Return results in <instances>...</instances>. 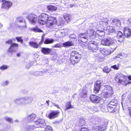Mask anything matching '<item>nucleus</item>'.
<instances>
[{
  "label": "nucleus",
  "mask_w": 131,
  "mask_h": 131,
  "mask_svg": "<svg viewBox=\"0 0 131 131\" xmlns=\"http://www.w3.org/2000/svg\"><path fill=\"white\" fill-rule=\"evenodd\" d=\"M101 86V82L100 81H97L95 82L94 89V92L95 93H97L98 92L100 89Z\"/></svg>",
  "instance_id": "aec40b11"
},
{
  "label": "nucleus",
  "mask_w": 131,
  "mask_h": 131,
  "mask_svg": "<svg viewBox=\"0 0 131 131\" xmlns=\"http://www.w3.org/2000/svg\"><path fill=\"white\" fill-rule=\"evenodd\" d=\"M101 53L105 56H107L111 53V51L107 49H101L100 50Z\"/></svg>",
  "instance_id": "cd10ccee"
},
{
  "label": "nucleus",
  "mask_w": 131,
  "mask_h": 131,
  "mask_svg": "<svg viewBox=\"0 0 131 131\" xmlns=\"http://www.w3.org/2000/svg\"><path fill=\"white\" fill-rule=\"evenodd\" d=\"M59 34H60V37H62L65 35V32L64 30H62L59 31L58 32Z\"/></svg>",
  "instance_id": "79ce46f5"
},
{
  "label": "nucleus",
  "mask_w": 131,
  "mask_h": 131,
  "mask_svg": "<svg viewBox=\"0 0 131 131\" xmlns=\"http://www.w3.org/2000/svg\"><path fill=\"white\" fill-rule=\"evenodd\" d=\"M66 108L65 109V111L68 110V109H70L71 108H74L73 106L71 105V102L70 101L68 102L65 105Z\"/></svg>",
  "instance_id": "f704fd0d"
},
{
  "label": "nucleus",
  "mask_w": 131,
  "mask_h": 131,
  "mask_svg": "<svg viewBox=\"0 0 131 131\" xmlns=\"http://www.w3.org/2000/svg\"><path fill=\"white\" fill-rule=\"evenodd\" d=\"M124 35L121 31H117V32L116 37L118 42L122 43L124 40Z\"/></svg>",
  "instance_id": "6ab92c4d"
},
{
  "label": "nucleus",
  "mask_w": 131,
  "mask_h": 131,
  "mask_svg": "<svg viewBox=\"0 0 131 131\" xmlns=\"http://www.w3.org/2000/svg\"><path fill=\"white\" fill-rule=\"evenodd\" d=\"M114 38L113 37L108 36L103 39L101 41V43L104 46H109L111 41H113Z\"/></svg>",
  "instance_id": "9b49d317"
},
{
  "label": "nucleus",
  "mask_w": 131,
  "mask_h": 131,
  "mask_svg": "<svg viewBox=\"0 0 131 131\" xmlns=\"http://www.w3.org/2000/svg\"><path fill=\"white\" fill-rule=\"evenodd\" d=\"M80 95L83 98L85 97L87 95L86 92H82V93L80 94Z\"/></svg>",
  "instance_id": "09e8293b"
},
{
  "label": "nucleus",
  "mask_w": 131,
  "mask_h": 131,
  "mask_svg": "<svg viewBox=\"0 0 131 131\" xmlns=\"http://www.w3.org/2000/svg\"><path fill=\"white\" fill-rule=\"evenodd\" d=\"M127 22L128 25L131 27V18L128 19Z\"/></svg>",
  "instance_id": "603ef678"
},
{
  "label": "nucleus",
  "mask_w": 131,
  "mask_h": 131,
  "mask_svg": "<svg viewBox=\"0 0 131 131\" xmlns=\"http://www.w3.org/2000/svg\"><path fill=\"white\" fill-rule=\"evenodd\" d=\"M77 94L76 93H75L74 94L73 96L72 97L73 99H74V98H75Z\"/></svg>",
  "instance_id": "69168bd1"
},
{
  "label": "nucleus",
  "mask_w": 131,
  "mask_h": 131,
  "mask_svg": "<svg viewBox=\"0 0 131 131\" xmlns=\"http://www.w3.org/2000/svg\"><path fill=\"white\" fill-rule=\"evenodd\" d=\"M121 43V42H119L118 40L115 41L113 40V41H111V42L109 46L110 48L113 49L112 51H114L116 49L118 46Z\"/></svg>",
  "instance_id": "dca6fc26"
},
{
  "label": "nucleus",
  "mask_w": 131,
  "mask_h": 131,
  "mask_svg": "<svg viewBox=\"0 0 131 131\" xmlns=\"http://www.w3.org/2000/svg\"><path fill=\"white\" fill-rule=\"evenodd\" d=\"M27 18L30 23L32 25H35L37 21V16L33 14H29Z\"/></svg>",
  "instance_id": "9d476101"
},
{
  "label": "nucleus",
  "mask_w": 131,
  "mask_h": 131,
  "mask_svg": "<svg viewBox=\"0 0 131 131\" xmlns=\"http://www.w3.org/2000/svg\"><path fill=\"white\" fill-rule=\"evenodd\" d=\"M113 93V91L112 88L108 86L105 87L102 93L104 97L105 98L111 97Z\"/></svg>",
  "instance_id": "7ed1b4c3"
},
{
  "label": "nucleus",
  "mask_w": 131,
  "mask_h": 131,
  "mask_svg": "<svg viewBox=\"0 0 131 131\" xmlns=\"http://www.w3.org/2000/svg\"><path fill=\"white\" fill-rule=\"evenodd\" d=\"M45 129L47 131H53L51 127L49 126H47Z\"/></svg>",
  "instance_id": "de8ad7c7"
},
{
  "label": "nucleus",
  "mask_w": 131,
  "mask_h": 131,
  "mask_svg": "<svg viewBox=\"0 0 131 131\" xmlns=\"http://www.w3.org/2000/svg\"><path fill=\"white\" fill-rule=\"evenodd\" d=\"M128 110L129 111L130 116L131 117V108H129Z\"/></svg>",
  "instance_id": "0e129e2a"
},
{
  "label": "nucleus",
  "mask_w": 131,
  "mask_h": 131,
  "mask_svg": "<svg viewBox=\"0 0 131 131\" xmlns=\"http://www.w3.org/2000/svg\"><path fill=\"white\" fill-rule=\"evenodd\" d=\"M8 68V67L6 65H3L0 67V69L2 70H5Z\"/></svg>",
  "instance_id": "a18cd8bd"
},
{
  "label": "nucleus",
  "mask_w": 131,
  "mask_h": 131,
  "mask_svg": "<svg viewBox=\"0 0 131 131\" xmlns=\"http://www.w3.org/2000/svg\"><path fill=\"white\" fill-rule=\"evenodd\" d=\"M90 98L91 101L94 103H98L100 100V98L99 96L94 94L90 95Z\"/></svg>",
  "instance_id": "a211bd4d"
},
{
  "label": "nucleus",
  "mask_w": 131,
  "mask_h": 131,
  "mask_svg": "<svg viewBox=\"0 0 131 131\" xmlns=\"http://www.w3.org/2000/svg\"><path fill=\"white\" fill-rule=\"evenodd\" d=\"M82 58L81 55L76 51H72L71 53L70 61L71 64L74 66L79 63Z\"/></svg>",
  "instance_id": "f257e3e1"
},
{
  "label": "nucleus",
  "mask_w": 131,
  "mask_h": 131,
  "mask_svg": "<svg viewBox=\"0 0 131 131\" xmlns=\"http://www.w3.org/2000/svg\"><path fill=\"white\" fill-rule=\"evenodd\" d=\"M88 39V33H81L79 35L78 39L79 41H81L85 43L87 41Z\"/></svg>",
  "instance_id": "1a4fd4ad"
},
{
  "label": "nucleus",
  "mask_w": 131,
  "mask_h": 131,
  "mask_svg": "<svg viewBox=\"0 0 131 131\" xmlns=\"http://www.w3.org/2000/svg\"><path fill=\"white\" fill-rule=\"evenodd\" d=\"M64 18L67 22H69L72 19V16L71 15L66 14L64 16Z\"/></svg>",
  "instance_id": "c85d7f7f"
},
{
  "label": "nucleus",
  "mask_w": 131,
  "mask_h": 131,
  "mask_svg": "<svg viewBox=\"0 0 131 131\" xmlns=\"http://www.w3.org/2000/svg\"><path fill=\"white\" fill-rule=\"evenodd\" d=\"M123 32L124 36L126 37H129L131 35V30L127 27H124Z\"/></svg>",
  "instance_id": "b1692460"
},
{
  "label": "nucleus",
  "mask_w": 131,
  "mask_h": 131,
  "mask_svg": "<svg viewBox=\"0 0 131 131\" xmlns=\"http://www.w3.org/2000/svg\"><path fill=\"white\" fill-rule=\"evenodd\" d=\"M29 43L30 46L35 48H37L39 47V44L35 42L30 41Z\"/></svg>",
  "instance_id": "72a5a7b5"
},
{
  "label": "nucleus",
  "mask_w": 131,
  "mask_h": 131,
  "mask_svg": "<svg viewBox=\"0 0 131 131\" xmlns=\"http://www.w3.org/2000/svg\"><path fill=\"white\" fill-rule=\"evenodd\" d=\"M103 72L106 73H108L110 71V70H109L108 67L107 66L105 67L103 69Z\"/></svg>",
  "instance_id": "37998d69"
},
{
  "label": "nucleus",
  "mask_w": 131,
  "mask_h": 131,
  "mask_svg": "<svg viewBox=\"0 0 131 131\" xmlns=\"http://www.w3.org/2000/svg\"><path fill=\"white\" fill-rule=\"evenodd\" d=\"M79 124L81 126H83L85 124V121L82 119H81L79 121Z\"/></svg>",
  "instance_id": "a19ab883"
},
{
  "label": "nucleus",
  "mask_w": 131,
  "mask_h": 131,
  "mask_svg": "<svg viewBox=\"0 0 131 131\" xmlns=\"http://www.w3.org/2000/svg\"><path fill=\"white\" fill-rule=\"evenodd\" d=\"M128 78L129 80H131V76H128Z\"/></svg>",
  "instance_id": "774afa93"
},
{
  "label": "nucleus",
  "mask_w": 131,
  "mask_h": 131,
  "mask_svg": "<svg viewBox=\"0 0 131 131\" xmlns=\"http://www.w3.org/2000/svg\"><path fill=\"white\" fill-rule=\"evenodd\" d=\"M16 39L18 42H20L21 43H23V40L21 39V37H16Z\"/></svg>",
  "instance_id": "49530a36"
},
{
  "label": "nucleus",
  "mask_w": 131,
  "mask_h": 131,
  "mask_svg": "<svg viewBox=\"0 0 131 131\" xmlns=\"http://www.w3.org/2000/svg\"><path fill=\"white\" fill-rule=\"evenodd\" d=\"M96 58L99 61H101L103 59V58L100 55H99L97 56Z\"/></svg>",
  "instance_id": "8fccbe9b"
},
{
  "label": "nucleus",
  "mask_w": 131,
  "mask_h": 131,
  "mask_svg": "<svg viewBox=\"0 0 131 131\" xmlns=\"http://www.w3.org/2000/svg\"><path fill=\"white\" fill-rule=\"evenodd\" d=\"M18 45L16 43L11 44L9 47L7 51L12 54L13 52L16 51L18 49Z\"/></svg>",
  "instance_id": "f8f14e48"
},
{
  "label": "nucleus",
  "mask_w": 131,
  "mask_h": 131,
  "mask_svg": "<svg viewBox=\"0 0 131 131\" xmlns=\"http://www.w3.org/2000/svg\"><path fill=\"white\" fill-rule=\"evenodd\" d=\"M88 47L89 50L93 52H95V50L98 49V44L97 42L94 41H90L88 43Z\"/></svg>",
  "instance_id": "6e6552de"
},
{
  "label": "nucleus",
  "mask_w": 131,
  "mask_h": 131,
  "mask_svg": "<svg viewBox=\"0 0 131 131\" xmlns=\"http://www.w3.org/2000/svg\"><path fill=\"white\" fill-rule=\"evenodd\" d=\"M87 89L85 87H83L82 89V92H87Z\"/></svg>",
  "instance_id": "052dcab7"
},
{
  "label": "nucleus",
  "mask_w": 131,
  "mask_h": 131,
  "mask_svg": "<svg viewBox=\"0 0 131 131\" xmlns=\"http://www.w3.org/2000/svg\"><path fill=\"white\" fill-rule=\"evenodd\" d=\"M52 104L53 105L57 107L59 109L60 108L59 106L58 105L56 104L55 103L52 102Z\"/></svg>",
  "instance_id": "5fc2aeb1"
},
{
  "label": "nucleus",
  "mask_w": 131,
  "mask_h": 131,
  "mask_svg": "<svg viewBox=\"0 0 131 131\" xmlns=\"http://www.w3.org/2000/svg\"><path fill=\"white\" fill-rule=\"evenodd\" d=\"M115 80L117 83L125 85V86L128 84L131 83V81H127L126 79H125V78L123 80L121 79L119 77V75L118 74H116L115 75Z\"/></svg>",
  "instance_id": "423d86ee"
},
{
  "label": "nucleus",
  "mask_w": 131,
  "mask_h": 131,
  "mask_svg": "<svg viewBox=\"0 0 131 131\" xmlns=\"http://www.w3.org/2000/svg\"><path fill=\"white\" fill-rule=\"evenodd\" d=\"M36 124L37 125L38 127H36L37 128V130H38V128L39 127H44L46 126V123L45 121L43 119H39L35 121ZM35 127H36L35 126Z\"/></svg>",
  "instance_id": "4468645a"
},
{
  "label": "nucleus",
  "mask_w": 131,
  "mask_h": 131,
  "mask_svg": "<svg viewBox=\"0 0 131 131\" xmlns=\"http://www.w3.org/2000/svg\"><path fill=\"white\" fill-rule=\"evenodd\" d=\"M14 103L17 105H23L22 97H19L16 99L14 100Z\"/></svg>",
  "instance_id": "a878e982"
},
{
  "label": "nucleus",
  "mask_w": 131,
  "mask_h": 131,
  "mask_svg": "<svg viewBox=\"0 0 131 131\" xmlns=\"http://www.w3.org/2000/svg\"><path fill=\"white\" fill-rule=\"evenodd\" d=\"M30 65L29 64H28L26 67V68L27 69H29L30 67Z\"/></svg>",
  "instance_id": "680f3d73"
},
{
  "label": "nucleus",
  "mask_w": 131,
  "mask_h": 131,
  "mask_svg": "<svg viewBox=\"0 0 131 131\" xmlns=\"http://www.w3.org/2000/svg\"><path fill=\"white\" fill-rule=\"evenodd\" d=\"M59 113L58 111H51L49 114L48 117L50 119H54L58 117Z\"/></svg>",
  "instance_id": "f3484780"
},
{
  "label": "nucleus",
  "mask_w": 131,
  "mask_h": 131,
  "mask_svg": "<svg viewBox=\"0 0 131 131\" xmlns=\"http://www.w3.org/2000/svg\"><path fill=\"white\" fill-rule=\"evenodd\" d=\"M47 72H48V70L45 69L41 71H36L34 73V74L35 76L37 77L43 76L44 74L47 73Z\"/></svg>",
  "instance_id": "412c9836"
},
{
  "label": "nucleus",
  "mask_w": 131,
  "mask_h": 131,
  "mask_svg": "<svg viewBox=\"0 0 131 131\" xmlns=\"http://www.w3.org/2000/svg\"><path fill=\"white\" fill-rule=\"evenodd\" d=\"M117 103V101L116 100H112L106 107L108 112L112 113L115 112L116 105Z\"/></svg>",
  "instance_id": "20e7f679"
},
{
  "label": "nucleus",
  "mask_w": 131,
  "mask_h": 131,
  "mask_svg": "<svg viewBox=\"0 0 131 131\" xmlns=\"http://www.w3.org/2000/svg\"><path fill=\"white\" fill-rule=\"evenodd\" d=\"M22 98L23 105L31 104L33 100L32 97L31 96L24 97Z\"/></svg>",
  "instance_id": "ddd939ff"
},
{
  "label": "nucleus",
  "mask_w": 131,
  "mask_h": 131,
  "mask_svg": "<svg viewBox=\"0 0 131 131\" xmlns=\"http://www.w3.org/2000/svg\"><path fill=\"white\" fill-rule=\"evenodd\" d=\"M13 41L12 40V39H9L6 42V43H8L9 44L11 45V44L13 43Z\"/></svg>",
  "instance_id": "864d4df0"
},
{
  "label": "nucleus",
  "mask_w": 131,
  "mask_h": 131,
  "mask_svg": "<svg viewBox=\"0 0 131 131\" xmlns=\"http://www.w3.org/2000/svg\"><path fill=\"white\" fill-rule=\"evenodd\" d=\"M1 2L3 3L2 8L6 9H8L12 5V3L10 2L5 0H2Z\"/></svg>",
  "instance_id": "2eb2a0df"
},
{
  "label": "nucleus",
  "mask_w": 131,
  "mask_h": 131,
  "mask_svg": "<svg viewBox=\"0 0 131 131\" xmlns=\"http://www.w3.org/2000/svg\"><path fill=\"white\" fill-rule=\"evenodd\" d=\"M29 29L30 31L35 32H42L41 29L37 26L34 27L30 28H29Z\"/></svg>",
  "instance_id": "2f4dec72"
},
{
  "label": "nucleus",
  "mask_w": 131,
  "mask_h": 131,
  "mask_svg": "<svg viewBox=\"0 0 131 131\" xmlns=\"http://www.w3.org/2000/svg\"><path fill=\"white\" fill-rule=\"evenodd\" d=\"M112 24L115 27H117L119 28L121 27V23L120 21L117 19H115L112 20Z\"/></svg>",
  "instance_id": "393cba45"
},
{
  "label": "nucleus",
  "mask_w": 131,
  "mask_h": 131,
  "mask_svg": "<svg viewBox=\"0 0 131 131\" xmlns=\"http://www.w3.org/2000/svg\"><path fill=\"white\" fill-rule=\"evenodd\" d=\"M4 119L6 121L8 122L11 124H12L13 123V119L7 116H5L4 117Z\"/></svg>",
  "instance_id": "ea45409f"
},
{
  "label": "nucleus",
  "mask_w": 131,
  "mask_h": 131,
  "mask_svg": "<svg viewBox=\"0 0 131 131\" xmlns=\"http://www.w3.org/2000/svg\"><path fill=\"white\" fill-rule=\"evenodd\" d=\"M9 83V82L7 81H5L4 82L3 84V85L4 86L7 85Z\"/></svg>",
  "instance_id": "4d7b16f0"
},
{
  "label": "nucleus",
  "mask_w": 131,
  "mask_h": 131,
  "mask_svg": "<svg viewBox=\"0 0 131 131\" xmlns=\"http://www.w3.org/2000/svg\"><path fill=\"white\" fill-rule=\"evenodd\" d=\"M91 33V34L89 35V36L91 37L92 38L95 39L97 40H98L100 39L99 35H98L97 33L96 32H96H94V30L92 29Z\"/></svg>",
  "instance_id": "4be33fe9"
},
{
  "label": "nucleus",
  "mask_w": 131,
  "mask_h": 131,
  "mask_svg": "<svg viewBox=\"0 0 131 131\" xmlns=\"http://www.w3.org/2000/svg\"><path fill=\"white\" fill-rule=\"evenodd\" d=\"M52 49L48 48L42 47L41 48V52L45 54L48 55L51 52Z\"/></svg>",
  "instance_id": "5701e85b"
},
{
  "label": "nucleus",
  "mask_w": 131,
  "mask_h": 131,
  "mask_svg": "<svg viewBox=\"0 0 131 131\" xmlns=\"http://www.w3.org/2000/svg\"><path fill=\"white\" fill-rule=\"evenodd\" d=\"M47 8L49 11L51 12L55 11L57 9L56 7L52 5L47 6Z\"/></svg>",
  "instance_id": "c9c22d12"
},
{
  "label": "nucleus",
  "mask_w": 131,
  "mask_h": 131,
  "mask_svg": "<svg viewBox=\"0 0 131 131\" xmlns=\"http://www.w3.org/2000/svg\"><path fill=\"white\" fill-rule=\"evenodd\" d=\"M103 21L105 25H107L108 24V21L107 19H106V20L104 21Z\"/></svg>",
  "instance_id": "bf43d9fd"
},
{
  "label": "nucleus",
  "mask_w": 131,
  "mask_h": 131,
  "mask_svg": "<svg viewBox=\"0 0 131 131\" xmlns=\"http://www.w3.org/2000/svg\"><path fill=\"white\" fill-rule=\"evenodd\" d=\"M75 5L74 4H71L70 5V7H72L73 6H75Z\"/></svg>",
  "instance_id": "338daca9"
},
{
  "label": "nucleus",
  "mask_w": 131,
  "mask_h": 131,
  "mask_svg": "<svg viewBox=\"0 0 131 131\" xmlns=\"http://www.w3.org/2000/svg\"><path fill=\"white\" fill-rule=\"evenodd\" d=\"M106 31L107 32L111 33L116 31L115 29L112 26H108L107 27Z\"/></svg>",
  "instance_id": "473e14b6"
},
{
  "label": "nucleus",
  "mask_w": 131,
  "mask_h": 131,
  "mask_svg": "<svg viewBox=\"0 0 131 131\" xmlns=\"http://www.w3.org/2000/svg\"><path fill=\"white\" fill-rule=\"evenodd\" d=\"M69 38H71L76 39L77 37L75 34H72L70 35L69 36Z\"/></svg>",
  "instance_id": "c03bdc74"
},
{
  "label": "nucleus",
  "mask_w": 131,
  "mask_h": 131,
  "mask_svg": "<svg viewBox=\"0 0 131 131\" xmlns=\"http://www.w3.org/2000/svg\"><path fill=\"white\" fill-rule=\"evenodd\" d=\"M63 45L64 47H70L73 45V43L72 41H68L63 43Z\"/></svg>",
  "instance_id": "e433bc0d"
},
{
  "label": "nucleus",
  "mask_w": 131,
  "mask_h": 131,
  "mask_svg": "<svg viewBox=\"0 0 131 131\" xmlns=\"http://www.w3.org/2000/svg\"><path fill=\"white\" fill-rule=\"evenodd\" d=\"M36 117V115L34 114H32L26 117L27 120L29 122H32L33 121L34 122H35V119Z\"/></svg>",
  "instance_id": "bb28decb"
},
{
  "label": "nucleus",
  "mask_w": 131,
  "mask_h": 131,
  "mask_svg": "<svg viewBox=\"0 0 131 131\" xmlns=\"http://www.w3.org/2000/svg\"><path fill=\"white\" fill-rule=\"evenodd\" d=\"M20 122V121L17 119H15L14 121V122L16 123H19Z\"/></svg>",
  "instance_id": "e2e57ef3"
},
{
  "label": "nucleus",
  "mask_w": 131,
  "mask_h": 131,
  "mask_svg": "<svg viewBox=\"0 0 131 131\" xmlns=\"http://www.w3.org/2000/svg\"><path fill=\"white\" fill-rule=\"evenodd\" d=\"M57 24L59 26H62L63 25V22L62 21H60L59 24L57 23L56 18L52 16H50L49 18V20L46 22V24L47 27L51 28L53 27V24Z\"/></svg>",
  "instance_id": "f03ea898"
},
{
  "label": "nucleus",
  "mask_w": 131,
  "mask_h": 131,
  "mask_svg": "<svg viewBox=\"0 0 131 131\" xmlns=\"http://www.w3.org/2000/svg\"><path fill=\"white\" fill-rule=\"evenodd\" d=\"M111 67L114 69L117 70L119 68V66L118 65L116 66V65H115L114 66H111Z\"/></svg>",
  "instance_id": "3c124183"
},
{
  "label": "nucleus",
  "mask_w": 131,
  "mask_h": 131,
  "mask_svg": "<svg viewBox=\"0 0 131 131\" xmlns=\"http://www.w3.org/2000/svg\"><path fill=\"white\" fill-rule=\"evenodd\" d=\"M17 21L20 23H22L24 25H22V27H25L26 26L25 21L24 19L21 17H18L16 18Z\"/></svg>",
  "instance_id": "7c9ffc66"
},
{
  "label": "nucleus",
  "mask_w": 131,
  "mask_h": 131,
  "mask_svg": "<svg viewBox=\"0 0 131 131\" xmlns=\"http://www.w3.org/2000/svg\"><path fill=\"white\" fill-rule=\"evenodd\" d=\"M80 131H87V128L86 127L81 128Z\"/></svg>",
  "instance_id": "6e6d98bb"
},
{
  "label": "nucleus",
  "mask_w": 131,
  "mask_h": 131,
  "mask_svg": "<svg viewBox=\"0 0 131 131\" xmlns=\"http://www.w3.org/2000/svg\"><path fill=\"white\" fill-rule=\"evenodd\" d=\"M99 120V119L97 118H95L92 120L93 124L95 125L94 127L95 128L96 127H97L96 128V130H98V131H103L104 129L102 128H104V126L103 124L101 125L100 124Z\"/></svg>",
  "instance_id": "0eeeda50"
},
{
  "label": "nucleus",
  "mask_w": 131,
  "mask_h": 131,
  "mask_svg": "<svg viewBox=\"0 0 131 131\" xmlns=\"http://www.w3.org/2000/svg\"><path fill=\"white\" fill-rule=\"evenodd\" d=\"M37 129L34 125H31L27 126V131H37Z\"/></svg>",
  "instance_id": "c756f323"
},
{
  "label": "nucleus",
  "mask_w": 131,
  "mask_h": 131,
  "mask_svg": "<svg viewBox=\"0 0 131 131\" xmlns=\"http://www.w3.org/2000/svg\"><path fill=\"white\" fill-rule=\"evenodd\" d=\"M54 41V40L53 39H49L47 38L46 39L44 42V43L45 44H48L51 43Z\"/></svg>",
  "instance_id": "58836bf2"
},
{
  "label": "nucleus",
  "mask_w": 131,
  "mask_h": 131,
  "mask_svg": "<svg viewBox=\"0 0 131 131\" xmlns=\"http://www.w3.org/2000/svg\"><path fill=\"white\" fill-rule=\"evenodd\" d=\"M54 48H60V44H56L54 46Z\"/></svg>",
  "instance_id": "13d9d810"
},
{
  "label": "nucleus",
  "mask_w": 131,
  "mask_h": 131,
  "mask_svg": "<svg viewBox=\"0 0 131 131\" xmlns=\"http://www.w3.org/2000/svg\"><path fill=\"white\" fill-rule=\"evenodd\" d=\"M49 17L46 14L42 13L38 17V23L41 25L46 24V22L49 20Z\"/></svg>",
  "instance_id": "39448f33"
},
{
  "label": "nucleus",
  "mask_w": 131,
  "mask_h": 131,
  "mask_svg": "<svg viewBox=\"0 0 131 131\" xmlns=\"http://www.w3.org/2000/svg\"><path fill=\"white\" fill-rule=\"evenodd\" d=\"M96 31V32L98 34V35H99L100 39L104 36L105 34L104 31L103 30L100 31L98 30H97Z\"/></svg>",
  "instance_id": "4c0bfd02"
}]
</instances>
